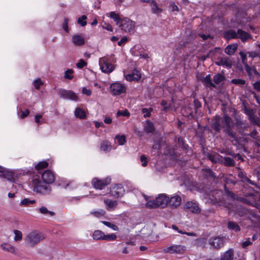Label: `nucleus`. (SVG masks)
<instances>
[{
    "label": "nucleus",
    "mask_w": 260,
    "mask_h": 260,
    "mask_svg": "<svg viewBox=\"0 0 260 260\" xmlns=\"http://www.w3.org/2000/svg\"><path fill=\"white\" fill-rule=\"evenodd\" d=\"M176 147L183 153L186 154L188 156H192L193 151L191 147H190L186 142L185 139L181 137H176L175 138Z\"/></svg>",
    "instance_id": "nucleus-1"
},
{
    "label": "nucleus",
    "mask_w": 260,
    "mask_h": 260,
    "mask_svg": "<svg viewBox=\"0 0 260 260\" xmlns=\"http://www.w3.org/2000/svg\"><path fill=\"white\" fill-rule=\"evenodd\" d=\"M44 238V237L41 233L34 231L26 236L25 240L28 246L32 247L39 243Z\"/></svg>",
    "instance_id": "nucleus-2"
},
{
    "label": "nucleus",
    "mask_w": 260,
    "mask_h": 260,
    "mask_svg": "<svg viewBox=\"0 0 260 260\" xmlns=\"http://www.w3.org/2000/svg\"><path fill=\"white\" fill-rule=\"evenodd\" d=\"M34 183L36 184L34 190L37 193H40L43 195L49 194L51 192V187L48 185V184H46L44 182H41V181L37 179L34 180Z\"/></svg>",
    "instance_id": "nucleus-3"
},
{
    "label": "nucleus",
    "mask_w": 260,
    "mask_h": 260,
    "mask_svg": "<svg viewBox=\"0 0 260 260\" xmlns=\"http://www.w3.org/2000/svg\"><path fill=\"white\" fill-rule=\"evenodd\" d=\"M135 22L128 18L122 19V22L119 25L120 29L129 34H133L134 32Z\"/></svg>",
    "instance_id": "nucleus-4"
},
{
    "label": "nucleus",
    "mask_w": 260,
    "mask_h": 260,
    "mask_svg": "<svg viewBox=\"0 0 260 260\" xmlns=\"http://www.w3.org/2000/svg\"><path fill=\"white\" fill-rule=\"evenodd\" d=\"M111 179L110 177H107L104 179H99L94 178L92 180L93 187L98 189H102L111 183Z\"/></svg>",
    "instance_id": "nucleus-5"
},
{
    "label": "nucleus",
    "mask_w": 260,
    "mask_h": 260,
    "mask_svg": "<svg viewBox=\"0 0 260 260\" xmlns=\"http://www.w3.org/2000/svg\"><path fill=\"white\" fill-rule=\"evenodd\" d=\"M59 94L60 98L72 101H77L79 100L78 96L72 90H68L64 89H60Z\"/></svg>",
    "instance_id": "nucleus-6"
},
{
    "label": "nucleus",
    "mask_w": 260,
    "mask_h": 260,
    "mask_svg": "<svg viewBox=\"0 0 260 260\" xmlns=\"http://www.w3.org/2000/svg\"><path fill=\"white\" fill-rule=\"evenodd\" d=\"M110 88L111 93L114 95H120L126 91V88L124 85L118 82L111 84Z\"/></svg>",
    "instance_id": "nucleus-7"
},
{
    "label": "nucleus",
    "mask_w": 260,
    "mask_h": 260,
    "mask_svg": "<svg viewBox=\"0 0 260 260\" xmlns=\"http://www.w3.org/2000/svg\"><path fill=\"white\" fill-rule=\"evenodd\" d=\"M124 192L123 186L121 184H116L110 190V193L112 196L119 198L123 196Z\"/></svg>",
    "instance_id": "nucleus-8"
},
{
    "label": "nucleus",
    "mask_w": 260,
    "mask_h": 260,
    "mask_svg": "<svg viewBox=\"0 0 260 260\" xmlns=\"http://www.w3.org/2000/svg\"><path fill=\"white\" fill-rule=\"evenodd\" d=\"M210 245L216 249H219L224 245V240L219 237H211L209 240Z\"/></svg>",
    "instance_id": "nucleus-9"
},
{
    "label": "nucleus",
    "mask_w": 260,
    "mask_h": 260,
    "mask_svg": "<svg viewBox=\"0 0 260 260\" xmlns=\"http://www.w3.org/2000/svg\"><path fill=\"white\" fill-rule=\"evenodd\" d=\"M42 179L44 183L51 184L55 180L53 173L49 170H46L42 174Z\"/></svg>",
    "instance_id": "nucleus-10"
},
{
    "label": "nucleus",
    "mask_w": 260,
    "mask_h": 260,
    "mask_svg": "<svg viewBox=\"0 0 260 260\" xmlns=\"http://www.w3.org/2000/svg\"><path fill=\"white\" fill-rule=\"evenodd\" d=\"M217 59L215 64L218 66H225L231 68L233 66L232 61L229 57H218Z\"/></svg>",
    "instance_id": "nucleus-11"
},
{
    "label": "nucleus",
    "mask_w": 260,
    "mask_h": 260,
    "mask_svg": "<svg viewBox=\"0 0 260 260\" xmlns=\"http://www.w3.org/2000/svg\"><path fill=\"white\" fill-rule=\"evenodd\" d=\"M156 199L159 207H160L162 208H164L168 205L169 197L167 196L166 194H159L158 197L156 198Z\"/></svg>",
    "instance_id": "nucleus-12"
},
{
    "label": "nucleus",
    "mask_w": 260,
    "mask_h": 260,
    "mask_svg": "<svg viewBox=\"0 0 260 260\" xmlns=\"http://www.w3.org/2000/svg\"><path fill=\"white\" fill-rule=\"evenodd\" d=\"M181 198L179 196H175L170 199L169 198L168 205L172 208H176L180 205Z\"/></svg>",
    "instance_id": "nucleus-13"
},
{
    "label": "nucleus",
    "mask_w": 260,
    "mask_h": 260,
    "mask_svg": "<svg viewBox=\"0 0 260 260\" xmlns=\"http://www.w3.org/2000/svg\"><path fill=\"white\" fill-rule=\"evenodd\" d=\"M207 157L214 164H220L222 156L215 152L207 154Z\"/></svg>",
    "instance_id": "nucleus-14"
},
{
    "label": "nucleus",
    "mask_w": 260,
    "mask_h": 260,
    "mask_svg": "<svg viewBox=\"0 0 260 260\" xmlns=\"http://www.w3.org/2000/svg\"><path fill=\"white\" fill-rule=\"evenodd\" d=\"M101 69L103 72L105 73H110L114 70V67L108 61L104 60L103 64L101 66Z\"/></svg>",
    "instance_id": "nucleus-15"
},
{
    "label": "nucleus",
    "mask_w": 260,
    "mask_h": 260,
    "mask_svg": "<svg viewBox=\"0 0 260 260\" xmlns=\"http://www.w3.org/2000/svg\"><path fill=\"white\" fill-rule=\"evenodd\" d=\"M235 213L240 217H245L248 214L247 209L242 206L238 205L235 208Z\"/></svg>",
    "instance_id": "nucleus-16"
},
{
    "label": "nucleus",
    "mask_w": 260,
    "mask_h": 260,
    "mask_svg": "<svg viewBox=\"0 0 260 260\" xmlns=\"http://www.w3.org/2000/svg\"><path fill=\"white\" fill-rule=\"evenodd\" d=\"M185 206L186 209H189L192 212L198 213L200 212V209L198 204L191 201L187 202Z\"/></svg>",
    "instance_id": "nucleus-17"
},
{
    "label": "nucleus",
    "mask_w": 260,
    "mask_h": 260,
    "mask_svg": "<svg viewBox=\"0 0 260 260\" xmlns=\"http://www.w3.org/2000/svg\"><path fill=\"white\" fill-rule=\"evenodd\" d=\"M141 78L140 73L138 71H134L132 74H127L125 78L127 81H138Z\"/></svg>",
    "instance_id": "nucleus-18"
},
{
    "label": "nucleus",
    "mask_w": 260,
    "mask_h": 260,
    "mask_svg": "<svg viewBox=\"0 0 260 260\" xmlns=\"http://www.w3.org/2000/svg\"><path fill=\"white\" fill-rule=\"evenodd\" d=\"M214 121L211 124V127L216 132L219 133L221 131L220 117L216 115L214 119Z\"/></svg>",
    "instance_id": "nucleus-19"
},
{
    "label": "nucleus",
    "mask_w": 260,
    "mask_h": 260,
    "mask_svg": "<svg viewBox=\"0 0 260 260\" xmlns=\"http://www.w3.org/2000/svg\"><path fill=\"white\" fill-rule=\"evenodd\" d=\"M144 131L147 134L153 133L155 131L153 123L149 120H147L144 126Z\"/></svg>",
    "instance_id": "nucleus-20"
},
{
    "label": "nucleus",
    "mask_w": 260,
    "mask_h": 260,
    "mask_svg": "<svg viewBox=\"0 0 260 260\" xmlns=\"http://www.w3.org/2000/svg\"><path fill=\"white\" fill-rule=\"evenodd\" d=\"M220 164L223 165L226 167H231L235 166L236 163L234 159L228 156H222Z\"/></svg>",
    "instance_id": "nucleus-21"
},
{
    "label": "nucleus",
    "mask_w": 260,
    "mask_h": 260,
    "mask_svg": "<svg viewBox=\"0 0 260 260\" xmlns=\"http://www.w3.org/2000/svg\"><path fill=\"white\" fill-rule=\"evenodd\" d=\"M0 178H5L11 182H14L15 180L14 173L11 171L6 170L5 168L2 173L0 174Z\"/></svg>",
    "instance_id": "nucleus-22"
},
{
    "label": "nucleus",
    "mask_w": 260,
    "mask_h": 260,
    "mask_svg": "<svg viewBox=\"0 0 260 260\" xmlns=\"http://www.w3.org/2000/svg\"><path fill=\"white\" fill-rule=\"evenodd\" d=\"M227 228L230 231H233L235 233H239L241 231V228L235 221H229L227 223Z\"/></svg>",
    "instance_id": "nucleus-23"
},
{
    "label": "nucleus",
    "mask_w": 260,
    "mask_h": 260,
    "mask_svg": "<svg viewBox=\"0 0 260 260\" xmlns=\"http://www.w3.org/2000/svg\"><path fill=\"white\" fill-rule=\"evenodd\" d=\"M217 194V197H214L213 196V198H211V201L213 205L221 206L223 204H224V202L223 200V198L221 196L218 195V192L217 191H213L212 194Z\"/></svg>",
    "instance_id": "nucleus-24"
},
{
    "label": "nucleus",
    "mask_w": 260,
    "mask_h": 260,
    "mask_svg": "<svg viewBox=\"0 0 260 260\" xmlns=\"http://www.w3.org/2000/svg\"><path fill=\"white\" fill-rule=\"evenodd\" d=\"M238 38H240L243 42H245L248 39H251L252 38L251 35L241 29H238Z\"/></svg>",
    "instance_id": "nucleus-25"
},
{
    "label": "nucleus",
    "mask_w": 260,
    "mask_h": 260,
    "mask_svg": "<svg viewBox=\"0 0 260 260\" xmlns=\"http://www.w3.org/2000/svg\"><path fill=\"white\" fill-rule=\"evenodd\" d=\"M72 41L74 44L80 46L85 44V40L80 35H75L72 37Z\"/></svg>",
    "instance_id": "nucleus-26"
},
{
    "label": "nucleus",
    "mask_w": 260,
    "mask_h": 260,
    "mask_svg": "<svg viewBox=\"0 0 260 260\" xmlns=\"http://www.w3.org/2000/svg\"><path fill=\"white\" fill-rule=\"evenodd\" d=\"M201 80L202 83H204L205 86L207 87H209L212 89V88H215L216 87L215 84L212 82L211 76L210 74L207 75L205 77H204Z\"/></svg>",
    "instance_id": "nucleus-27"
},
{
    "label": "nucleus",
    "mask_w": 260,
    "mask_h": 260,
    "mask_svg": "<svg viewBox=\"0 0 260 260\" xmlns=\"http://www.w3.org/2000/svg\"><path fill=\"white\" fill-rule=\"evenodd\" d=\"M74 115L76 117L80 119H85L87 118L85 111L80 107L76 108L74 111Z\"/></svg>",
    "instance_id": "nucleus-28"
},
{
    "label": "nucleus",
    "mask_w": 260,
    "mask_h": 260,
    "mask_svg": "<svg viewBox=\"0 0 260 260\" xmlns=\"http://www.w3.org/2000/svg\"><path fill=\"white\" fill-rule=\"evenodd\" d=\"M223 129V132L225 133V134L227 135L228 137L234 140H237V134L232 129L231 125L229 127H226Z\"/></svg>",
    "instance_id": "nucleus-29"
},
{
    "label": "nucleus",
    "mask_w": 260,
    "mask_h": 260,
    "mask_svg": "<svg viewBox=\"0 0 260 260\" xmlns=\"http://www.w3.org/2000/svg\"><path fill=\"white\" fill-rule=\"evenodd\" d=\"M232 121V119L229 115L225 114L224 115L223 118L221 121V123L222 125L221 127L223 128L226 127H229L231 125V122Z\"/></svg>",
    "instance_id": "nucleus-30"
},
{
    "label": "nucleus",
    "mask_w": 260,
    "mask_h": 260,
    "mask_svg": "<svg viewBox=\"0 0 260 260\" xmlns=\"http://www.w3.org/2000/svg\"><path fill=\"white\" fill-rule=\"evenodd\" d=\"M238 45L236 44H232L226 46L225 48V53L228 55L233 54L237 49Z\"/></svg>",
    "instance_id": "nucleus-31"
},
{
    "label": "nucleus",
    "mask_w": 260,
    "mask_h": 260,
    "mask_svg": "<svg viewBox=\"0 0 260 260\" xmlns=\"http://www.w3.org/2000/svg\"><path fill=\"white\" fill-rule=\"evenodd\" d=\"M233 256L234 251L232 249H229L221 256L220 260H233Z\"/></svg>",
    "instance_id": "nucleus-32"
},
{
    "label": "nucleus",
    "mask_w": 260,
    "mask_h": 260,
    "mask_svg": "<svg viewBox=\"0 0 260 260\" xmlns=\"http://www.w3.org/2000/svg\"><path fill=\"white\" fill-rule=\"evenodd\" d=\"M223 187L225 195L226 196L227 198H230L233 200H236V195L234 192L230 190V189L226 186V184L223 185Z\"/></svg>",
    "instance_id": "nucleus-33"
},
{
    "label": "nucleus",
    "mask_w": 260,
    "mask_h": 260,
    "mask_svg": "<svg viewBox=\"0 0 260 260\" xmlns=\"http://www.w3.org/2000/svg\"><path fill=\"white\" fill-rule=\"evenodd\" d=\"M104 233L101 230H95L92 234V238L95 240H103Z\"/></svg>",
    "instance_id": "nucleus-34"
},
{
    "label": "nucleus",
    "mask_w": 260,
    "mask_h": 260,
    "mask_svg": "<svg viewBox=\"0 0 260 260\" xmlns=\"http://www.w3.org/2000/svg\"><path fill=\"white\" fill-rule=\"evenodd\" d=\"M109 16L113 19L117 25H119L122 22V19H121L119 15L115 12H111L109 14Z\"/></svg>",
    "instance_id": "nucleus-35"
},
{
    "label": "nucleus",
    "mask_w": 260,
    "mask_h": 260,
    "mask_svg": "<svg viewBox=\"0 0 260 260\" xmlns=\"http://www.w3.org/2000/svg\"><path fill=\"white\" fill-rule=\"evenodd\" d=\"M225 38L228 40L238 38V31L236 32L234 30H228L225 32Z\"/></svg>",
    "instance_id": "nucleus-36"
},
{
    "label": "nucleus",
    "mask_w": 260,
    "mask_h": 260,
    "mask_svg": "<svg viewBox=\"0 0 260 260\" xmlns=\"http://www.w3.org/2000/svg\"><path fill=\"white\" fill-rule=\"evenodd\" d=\"M224 80H225V77L223 75H222L219 73L216 74L213 77V82L216 84H219L220 82L224 81Z\"/></svg>",
    "instance_id": "nucleus-37"
},
{
    "label": "nucleus",
    "mask_w": 260,
    "mask_h": 260,
    "mask_svg": "<svg viewBox=\"0 0 260 260\" xmlns=\"http://www.w3.org/2000/svg\"><path fill=\"white\" fill-rule=\"evenodd\" d=\"M111 148V146L108 141H104L101 144L100 149L102 151H108V150H110Z\"/></svg>",
    "instance_id": "nucleus-38"
},
{
    "label": "nucleus",
    "mask_w": 260,
    "mask_h": 260,
    "mask_svg": "<svg viewBox=\"0 0 260 260\" xmlns=\"http://www.w3.org/2000/svg\"><path fill=\"white\" fill-rule=\"evenodd\" d=\"M1 247L3 249L12 253H14L15 252V248L11 245L6 243L2 244L1 245Z\"/></svg>",
    "instance_id": "nucleus-39"
},
{
    "label": "nucleus",
    "mask_w": 260,
    "mask_h": 260,
    "mask_svg": "<svg viewBox=\"0 0 260 260\" xmlns=\"http://www.w3.org/2000/svg\"><path fill=\"white\" fill-rule=\"evenodd\" d=\"M157 204L156 199H155V200H152L148 201L146 204V206L147 208L150 209L157 208L159 207Z\"/></svg>",
    "instance_id": "nucleus-40"
},
{
    "label": "nucleus",
    "mask_w": 260,
    "mask_h": 260,
    "mask_svg": "<svg viewBox=\"0 0 260 260\" xmlns=\"http://www.w3.org/2000/svg\"><path fill=\"white\" fill-rule=\"evenodd\" d=\"M104 203L107 205L108 209H109V208H113L117 205L116 201H112L110 199L105 200Z\"/></svg>",
    "instance_id": "nucleus-41"
},
{
    "label": "nucleus",
    "mask_w": 260,
    "mask_h": 260,
    "mask_svg": "<svg viewBox=\"0 0 260 260\" xmlns=\"http://www.w3.org/2000/svg\"><path fill=\"white\" fill-rule=\"evenodd\" d=\"M238 178L241 179V181L244 183L246 182L248 178L246 176V173L242 171H239L237 175Z\"/></svg>",
    "instance_id": "nucleus-42"
},
{
    "label": "nucleus",
    "mask_w": 260,
    "mask_h": 260,
    "mask_svg": "<svg viewBox=\"0 0 260 260\" xmlns=\"http://www.w3.org/2000/svg\"><path fill=\"white\" fill-rule=\"evenodd\" d=\"M115 139L117 140L118 143L120 145H123L126 143V137L124 135H116Z\"/></svg>",
    "instance_id": "nucleus-43"
},
{
    "label": "nucleus",
    "mask_w": 260,
    "mask_h": 260,
    "mask_svg": "<svg viewBox=\"0 0 260 260\" xmlns=\"http://www.w3.org/2000/svg\"><path fill=\"white\" fill-rule=\"evenodd\" d=\"M103 238H104L103 240L111 241L115 240L117 238V236L114 233L108 235H105L104 234Z\"/></svg>",
    "instance_id": "nucleus-44"
},
{
    "label": "nucleus",
    "mask_w": 260,
    "mask_h": 260,
    "mask_svg": "<svg viewBox=\"0 0 260 260\" xmlns=\"http://www.w3.org/2000/svg\"><path fill=\"white\" fill-rule=\"evenodd\" d=\"M175 252L176 253L182 254L186 250V247L180 245H175Z\"/></svg>",
    "instance_id": "nucleus-45"
},
{
    "label": "nucleus",
    "mask_w": 260,
    "mask_h": 260,
    "mask_svg": "<svg viewBox=\"0 0 260 260\" xmlns=\"http://www.w3.org/2000/svg\"><path fill=\"white\" fill-rule=\"evenodd\" d=\"M35 203H36V201L35 200H31L28 198H24L21 201L20 205H23L25 206H27L30 204H33Z\"/></svg>",
    "instance_id": "nucleus-46"
},
{
    "label": "nucleus",
    "mask_w": 260,
    "mask_h": 260,
    "mask_svg": "<svg viewBox=\"0 0 260 260\" xmlns=\"http://www.w3.org/2000/svg\"><path fill=\"white\" fill-rule=\"evenodd\" d=\"M48 166V163L47 161H41L39 162L35 167V168L37 170H40L42 169L47 168Z\"/></svg>",
    "instance_id": "nucleus-47"
},
{
    "label": "nucleus",
    "mask_w": 260,
    "mask_h": 260,
    "mask_svg": "<svg viewBox=\"0 0 260 260\" xmlns=\"http://www.w3.org/2000/svg\"><path fill=\"white\" fill-rule=\"evenodd\" d=\"M102 222L105 225L112 229L114 231H118L119 230V228H118V226L117 225L111 223L110 222L107 221H102Z\"/></svg>",
    "instance_id": "nucleus-48"
},
{
    "label": "nucleus",
    "mask_w": 260,
    "mask_h": 260,
    "mask_svg": "<svg viewBox=\"0 0 260 260\" xmlns=\"http://www.w3.org/2000/svg\"><path fill=\"white\" fill-rule=\"evenodd\" d=\"M153 109L152 108H149L148 109L144 108L142 109V112L144 114V117L147 118L151 116V112L152 111Z\"/></svg>",
    "instance_id": "nucleus-49"
},
{
    "label": "nucleus",
    "mask_w": 260,
    "mask_h": 260,
    "mask_svg": "<svg viewBox=\"0 0 260 260\" xmlns=\"http://www.w3.org/2000/svg\"><path fill=\"white\" fill-rule=\"evenodd\" d=\"M87 19V16L85 15H82L81 17H80L78 20L77 22L78 24H80L82 26H84L87 24V22L86 19Z\"/></svg>",
    "instance_id": "nucleus-50"
},
{
    "label": "nucleus",
    "mask_w": 260,
    "mask_h": 260,
    "mask_svg": "<svg viewBox=\"0 0 260 260\" xmlns=\"http://www.w3.org/2000/svg\"><path fill=\"white\" fill-rule=\"evenodd\" d=\"M14 233L15 234L14 240L15 241H18L22 239V234L21 231L17 230H14Z\"/></svg>",
    "instance_id": "nucleus-51"
},
{
    "label": "nucleus",
    "mask_w": 260,
    "mask_h": 260,
    "mask_svg": "<svg viewBox=\"0 0 260 260\" xmlns=\"http://www.w3.org/2000/svg\"><path fill=\"white\" fill-rule=\"evenodd\" d=\"M39 211L41 213L43 214L48 213L52 216H53L55 215V213L54 212L48 211V209H47V208L45 207H44V206H42L39 209Z\"/></svg>",
    "instance_id": "nucleus-52"
},
{
    "label": "nucleus",
    "mask_w": 260,
    "mask_h": 260,
    "mask_svg": "<svg viewBox=\"0 0 260 260\" xmlns=\"http://www.w3.org/2000/svg\"><path fill=\"white\" fill-rule=\"evenodd\" d=\"M91 214L94 215L95 217H100L105 215L106 211L104 210L101 209L99 211L91 212Z\"/></svg>",
    "instance_id": "nucleus-53"
},
{
    "label": "nucleus",
    "mask_w": 260,
    "mask_h": 260,
    "mask_svg": "<svg viewBox=\"0 0 260 260\" xmlns=\"http://www.w3.org/2000/svg\"><path fill=\"white\" fill-rule=\"evenodd\" d=\"M231 82L235 85H244L245 84V81L241 79H233Z\"/></svg>",
    "instance_id": "nucleus-54"
},
{
    "label": "nucleus",
    "mask_w": 260,
    "mask_h": 260,
    "mask_svg": "<svg viewBox=\"0 0 260 260\" xmlns=\"http://www.w3.org/2000/svg\"><path fill=\"white\" fill-rule=\"evenodd\" d=\"M222 179L223 181L226 184H236L237 183V182L236 181L233 180L232 179H230V178L226 177V176H223Z\"/></svg>",
    "instance_id": "nucleus-55"
},
{
    "label": "nucleus",
    "mask_w": 260,
    "mask_h": 260,
    "mask_svg": "<svg viewBox=\"0 0 260 260\" xmlns=\"http://www.w3.org/2000/svg\"><path fill=\"white\" fill-rule=\"evenodd\" d=\"M73 73V70L72 69H68L65 72L64 78L66 79H68L69 80H71L73 78V76L72 75H69V74H72Z\"/></svg>",
    "instance_id": "nucleus-56"
},
{
    "label": "nucleus",
    "mask_w": 260,
    "mask_h": 260,
    "mask_svg": "<svg viewBox=\"0 0 260 260\" xmlns=\"http://www.w3.org/2000/svg\"><path fill=\"white\" fill-rule=\"evenodd\" d=\"M117 115L118 116H123L128 117L130 116V113L127 109L124 110V111H118L117 113Z\"/></svg>",
    "instance_id": "nucleus-57"
},
{
    "label": "nucleus",
    "mask_w": 260,
    "mask_h": 260,
    "mask_svg": "<svg viewBox=\"0 0 260 260\" xmlns=\"http://www.w3.org/2000/svg\"><path fill=\"white\" fill-rule=\"evenodd\" d=\"M69 19L67 18H65L63 20V22L62 24V28L63 30L67 32H69V29L68 27V22H69Z\"/></svg>",
    "instance_id": "nucleus-58"
},
{
    "label": "nucleus",
    "mask_w": 260,
    "mask_h": 260,
    "mask_svg": "<svg viewBox=\"0 0 260 260\" xmlns=\"http://www.w3.org/2000/svg\"><path fill=\"white\" fill-rule=\"evenodd\" d=\"M87 65V62H85L83 59H80L76 66L79 69H82L84 67Z\"/></svg>",
    "instance_id": "nucleus-59"
},
{
    "label": "nucleus",
    "mask_w": 260,
    "mask_h": 260,
    "mask_svg": "<svg viewBox=\"0 0 260 260\" xmlns=\"http://www.w3.org/2000/svg\"><path fill=\"white\" fill-rule=\"evenodd\" d=\"M206 172L207 173V175L209 177L213 178V179L216 178V176H215V173H214L211 169H206Z\"/></svg>",
    "instance_id": "nucleus-60"
},
{
    "label": "nucleus",
    "mask_w": 260,
    "mask_h": 260,
    "mask_svg": "<svg viewBox=\"0 0 260 260\" xmlns=\"http://www.w3.org/2000/svg\"><path fill=\"white\" fill-rule=\"evenodd\" d=\"M140 160L142 162V166L143 167H146L147 165V158L144 155H142L140 157Z\"/></svg>",
    "instance_id": "nucleus-61"
},
{
    "label": "nucleus",
    "mask_w": 260,
    "mask_h": 260,
    "mask_svg": "<svg viewBox=\"0 0 260 260\" xmlns=\"http://www.w3.org/2000/svg\"><path fill=\"white\" fill-rule=\"evenodd\" d=\"M252 244V242L250 241V239H247L246 241L242 243V247L243 248H246L247 246Z\"/></svg>",
    "instance_id": "nucleus-62"
},
{
    "label": "nucleus",
    "mask_w": 260,
    "mask_h": 260,
    "mask_svg": "<svg viewBox=\"0 0 260 260\" xmlns=\"http://www.w3.org/2000/svg\"><path fill=\"white\" fill-rule=\"evenodd\" d=\"M205 242L206 239L205 238H199L196 240V245L198 246H199Z\"/></svg>",
    "instance_id": "nucleus-63"
},
{
    "label": "nucleus",
    "mask_w": 260,
    "mask_h": 260,
    "mask_svg": "<svg viewBox=\"0 0 260 260\" xmlns=\"http://www.w3.org/2000/svg\"><path fill=\"white\" fill-rule=\"evenodd\" d=\"M253 88L257 91L260 92V80L256 81L253 84Z\"/></svg>",
    "instance_id": "nucleus-64"
}]
</instances>
